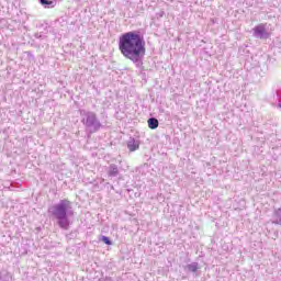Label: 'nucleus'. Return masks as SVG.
Segmentation results:
<instances>
[{
  "label": "nucleus",
  "mask_w": 281,
  "mask_h": 281,
  "mask_svg": "<svg viewBox=\"0 0 281 281\" xmlns=\"http://www.w3.org/2000/svg\"><path fill=\"white\" fill-rule=\"evenodd\" d=\"M119 50L136 67H143L146 56V40L139 31H130L119 37Z\"/></svg>",
  "instance_id": "nucleus-1"
},
{
  "label": "nucleus",
  "mask_w": 281,
  "mask_h": 281,
  "mask_svg": "<svg viewBox=\"0 0 281 281\" xmlns=\"http://www.w3.org/2000/svg\"><path fill=\"white\" fill-rule=\"evenodd\" d=\"M48 214L56 221L58 227L67 232L71 227L70 216L74 215L71 201L64 199L48 207Z\"/></svg>",
  "instance_id": "nucleus-2"
},
{
  "label": "nucleus",
  "mask_w": 281,
  "mask_h": 281,
  "mask_svg": "<svg viewBox=\"0 0 281 281\" xmlns=\"http://www.w3.org/2000/svg\"><path fill=\"white\" fill-rule=\"evenodd\" d=\"M81 123L83 124L86 131L93 135V133H98L100 128H102V123L98 117V114L93 111L81 110L80 111Z\"/></svg>",
  "instance_id": "nucleus-3"
},
{
  "label": "nucleus",
  "mask_w": 281,
  "mask_h": 281,
  "mask_svg": "<svg viewBox=\"0 0 281 281\" xmlns=\"http://www.w3.org/2000/svg\"><path fill=\"white\" fill-rule=\"evenodd\" d=\"M252 32H254L252 35L255 36V38H260V40L269 38V32H267V27L265 26V24H258L252 29Z\"/></svg>",
  "instance_id": "nucleus-4"
},
{
  "label": "nucleus",
  "mask_w": 281,
  "mask_h": 281,
  "mask_svg": "<svg viewBox=\"0 0 281 281\" xmlns=\"http://www.w3.org/2000/svg\"><path fill=\"white\" fill-rule=\"evenodd\" d=\"M106 175L110 179H115V177H120V167L115 164H111L106 168Z\"/></svg>",
  "instance_id": "nucleus-5"
},
{
  "label": "nucleus",
  "mask_w": 281,
  "mask_h": 281,
  "mask_svg": "<svg viewBox=\"0 0 281 281\" xmlns=\"http://www.w3.org/2000/svg\"><path fill=\"white\" fill-rule=\"evenodd\" d=\"M127 148H128L130 153H135V150H139V140L131 137L127 140Z\"/></svg>",
  "instance_id": "nucleus-6"
},
{
  "label": "nucleus",
  "mask_w": 281,
  "mask_h": 281,
  "mask_svg": "<svg viewBox=\"0 0 281 281\" xmlns=\"http://www.w3.org/2000/svg\"><path fill=\"white\" fill-rule=\"evenodd\" d=\"M272 223H273V225H280L281 226V209H277V210L273 211Z\"/></svg>",
  "instance_id": "nucleus-7"
},
{
  "label": "nucleus",
  "mask_w": 281,
  "mask_h": 281,
  "mask_svg": "<svg viewBox=\"0 0 281 281\" xmlns=\"http://www.w3.org/2000/svg\"><path fill=\"white\" fill-rule=\"evenodd\" d=\"M186 271H189V273H196L201 267L199 266V262H192L184 267Z\"/></svg>",
  "instance_id": "nucleus-8"
},
{
  "label": "nucleus",
  "mask_w": 281,
  "mask_h": 281,
  "mask_svg": "<svg viewBox=\"0 0 281 281\" xmlns=\"http://www.w3.org/2000/svg\"><path fill=\"white\" fill-rule=\"evenodd\" d=\"M147 124L151 131H155V128H159V120L156 117H149L147 121Z\"/></svg>",
  "instance_id": "nucleus-9"
},
{
  "label": "nucleus",
  "mask_w": 281,
  "mask_h": 281,
  "mask_svg": "<svg viewBox=\"0 0 281 281\" xmlns=\"http://www.w3.org/2000/svg\"><path fill=\"white\" fill-rule=\"evenodd\" d=\"M40 3L43 8H54L56 5V2L53 0H40Z\"/></svg>",
  "instance_id": "nucleus-10"
},
{
  "label": "nucleus",
  "mask_w": 281,
  "mask_h": 281,
  "mask_svg": "<svg viewBox=\"0 0 281 281\" xmlns=\"http://www.w3.org/2000/svg\"><path fill=\"white\" fill-rule=\"evenodd\" d=\"M101 240H102V243H104V245H113V241H111V238H109L106 236H102Z\"/></svg>",
  "instance_id": "nucleus-11"
},
{
  "label": "nucleus",
  "mask_w": 281,
  "mask_h": 281,
  "mask_svg": "<svg viewBox=\"0 0 281 281\" xmlns=\"http://www.w3.org/2000/svg\"><path fill=\"white\" fill-rule=\"evenodd\" d=\"M34 36L35 38H45V35H43L42 33H35Z\"/></svg>",
  "instance_id": "nucleus-12"
},
{
  "label": "nucleus",
  "mask_w": 281,
  "mask_h": 281,
  "mask_svg": "<svg viewBox=\"0 0 281 281\" xmlns=\"http://www.w3.org/2000/svg\"><path fill=\"white\" fill-rule=\"evenodd\" d=\"M164 14H166L164 11H160L159 13H157V16L161 18L164 16Z\"/></svg>",
  "instance_id": "nucleus-13"
},
{
  "label": "nucleus",
  "mask_w": 281,
  "mask_h": 281,
  "mask_svg": "<svg viewBox=\"0 0 281 281\" xmlns=\"http://www.w3.org/2000/svg\"><path fill=\"white\" fill-rule=\"evenodd\" d=\"M3 280V273L0 271V281Z\"/></svg>",
  "instance_id": "nucleus-14"
},
{
  "label": "nucleus",
  "mask_w": 281,
  "mask_h": 281,
  "mask_svg": "<svg viewBox=\"0 0 281 281\" xmlns=\"http://www.w3.org/2000/svg\"><path fill=\"white\" fill-rule=\"evenodd\" d=\"M279 109H281V103H279Z\"/></svg>",
  "instance_id": "nucleus-15"
}]
</instances>
